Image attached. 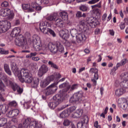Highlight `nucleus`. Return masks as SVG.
<instances>
[{
	"label": "nucleus",
	"mask_w": 128,
	"mask_h": 128,
	"mask_svg": "<svg viewBox=\"0 0 128 128\" xmlns=\"http://www.w3.org/2000/svg\"><path fill=\"white\" fill-rule=\"evenodd\" d=\"M38 36L36 34L33 35L32 42L33 44V46L36 52L42 50V44L38 43Z\"/></svg>",
	"instance_id": "1a4fd4ad"
},
{
	"label": "nucleus",
	"mask_w": 128,
	"mask_h": 128,
	"mask_svg": "<svg viewBox=\"0 0 128 128\" xmlns=\"http://www.w3.org/2000/svg\"><path fill=\"white\" fill-rule=\"evenodd\" d=\"M17 76L21 82H26L27 84H32V88H38V82H40V79L38 78H34L32 76V74L25 78H22V74L20 72H18L17 74Z\"/></svg>",
	"instance_id": "f03ea898"
},
{
	"label": "nucleus",
	"mask_w": 128,
	"mask_h": 128,
	"mask_svg": "<svg viewBox=\"0 0 128 128\" xmlns=\"http://www.w3.org/2000/svg\"><path fill=\"white\" fill-rule=\"evenodd\" d=\"M4 88H6V86H4V84L2 83V81L0 80V100H1V102H6V98H4L0 94V92H2V94H4Z\"/></svg>",
	"instance_id": "dca6fc26"
},
{
	"label": "nucleus",
	"mask_w": 128,
	"mask_h": 128,
	"mask_svg": "<svg viewBox=\"0 0 128 128\" xmlns=\"http://www.w3.org/2000/svg\"><path fill=\"white\" fill-rule=\"evenodd\" d=\"M86 22L90 26H91L92 28H94L98 24H100V22L98 21V19L95 18H94L92 16L88 17L86 18Z\"/></svg>",
	"instance_id": "9d476101"
},
{
	"label": "nucleus",
	"mask_w": 128,
	"mask_h": 128,
	"mask_svg": "<svg viewBox=\"0 0 128 128\" xmlns=\"http://www.w3.org/2000/svg\"><path fill=\"white\" fill-rule=\"evenodd\" d=\"M48 72V67L45 64H42L38 71V76L40 78H42L44 74H46V72Z\"/></svg>",
	"instance_id": "f8f14e48"
},
{
	"label": "nucleus",
	"mask_w": 128,
	"mask_h": 128,
	"mask_svg": "<svg viewBox=\"0 0 128 128\" xmlns=\"http://www.w3.org/2000/svg\"><path fill=\"white\" fill-rule=\"evenodd\" d=\"M39 26V28L40 32H42L44 34H48L49 33L50 36H53V38H56V34L54 31L49 28L52 26V24H50V22L48 21L41 22L40 23Z\"/></svg>",
	"instance_id": "7ed1b4c3"
},
{
	"label": "nucleus",
	"mask_w": 128,
	"mask_h": 128,
	"mask_svg": "<svg viewBox=\"0 0 128 128\" xmlns=\"http://www.w3.org/2000/svg\"><path fill=\"white\" fill-rule=\"evenodd\" d=\"M94 126L96 128H100V126L98 125V122L96 120L94 122Z\"/></svg>",
	"instance_id": "e2e57ef3"
},
{
	"label": "nucleus",
	"mask_w": 128,
	"mask_h": 128,
	"mask_svg": "<svg viewBox=\"0 0 128 128\" xmlns=\"http://www.w3.org/2000/svg\"><path fill=\"white\" fill-rule=\"evenodd\" d=\"M18 106V103H16V102L14 100L11 102H10L8 104V106H6L7 107V110L10 108H16Z\"/></svg>",
	"instance_id": "2f4dec72"
},
{
	"label": "nucleus",
	"mask_w": 128,
	"mask_h": 128,
	"mask_svg": "<svg viewBox=\"0 0 128 128\" xmlns=\"http://www.w3.org/2000/svg\"><path fill=\"white\" fill-rule=\"evenodd\" d=\"M4 69L7 74L12 76V71H10V65H8V64H4Z\"/></svg>",
	"instance_id": "a878e982"
},
{
	"label": "nucleus",
	"mask_w": 128,
	"mask_h": 128,
	"mask_svg": "<svg viewBox=\"0 0 128 128\" xmlns=\"http://www.w3.org/2000/svg\"><path fill=\"white\" fill-rule=\"evenodd\" d=\"M108 16V14L106 13L104 14L102 16V22H106V18Z\"/></svg>",
	"instance_id": "680f3d73"
},
{
	"label": "nucleus",
	"mask_w": 128,
	"mask_h": 128,
	"mask_svg": "<svg viewBox=\"0 0 128 128\" xmlns=\"http://www.w3.org/2000/svg\"><path fill=\"white\" fill-rule=\"evenodd\" d=\"M55 24L58 28H62L64 26V20L58 18L55 20Z\"/></svg>",
	"instance_id": "412c9836"
},
{
	"label": "nucleus",
	"mask_w": 128,
	"mask_h": 128,
	"mask_svg": "<svg viewBox=\"0 0 128 128\" xmlns=\"http://www.w3.org/2000/svg\"><path fill=\"white\" fill-rule=\"evenodd\" d=\"M8 50H6L4 48H0V54H8Z\"/></svg>",
	"instance_id": "49530a36"
},
{
	"label": "nucleus",
	"mask_w": 128,
	"mask_h": 128,
	"mask_svg": "<svg viewBox=\"0 0 128 128\" xmlns=\"http://www.w3.org/2000/svg\"><path fill=\"white\" fill-rule=\"evenodd\" d=\"M126 62H128L127 58H124L120 62L121 66H124V64H126Z\"/></svg>",
	"instance_id": "6e6d98bb"
},
{
	"label": "nucleus",
	"mask_w": 128,
	"mask_h": 128,
	"mask_svg": "<svg viewBox=\"0 0 128 128\" xmlns=\"http://www.w3.org/2000/svg\"><path fill=\"white\" fill-rule=\"evenodd\" d=\"M100 0H91L88 2V4H96V2H98Z\"/></svg>",
	"instance_id": "3c124183"
},
{
	"label": "nucleus",
	"mask_w": 128,
	"mask_h": 128,
	"mask_svg": "<svg viewBox=\"0 0 128 128\" xmlns=\"http://www.w3.org/2000/svg\"><path fill=\"white\" fill-rule=\"evenodd\" d=\"M48 64L50 67L52 68H54L55 70H58V66L56 64H54L52 61L50 60L48 62Z\"/></svg>",
	"instance_id": "f704fd0d"
},
{
	"label": "nucleus",
	"mask_w": 128,
	"mask_h": 128,
	"mask_svg": "<svg viewBox=\"0 0 128 128\" xmlns=\"http://www.w3.org/2000/svg\"><path fill=\"white\" fill-rule=\"evenodd\" d=\"M8 112V107L6 105L4 104H0V116H2V114H4Z\"/></svg>",
	"instance_id": "bb28decb"
},
{
	"label": "nucleus",
	"mask_w": 128,
	"mask_h": 128,
	"mask_svg": "<svg viewBox=\"0 0 128 128\" xmlns=\"http://www.w3.org/2000/svg\"><path fill=\"white\" fill-rule=\"evenodd\" d=\"M48 84H50V83L48 81V80L46 78L45 80H42L40 82V86L42 88H46V86H48Z\"/></svg>",
	"instance_id": "cd10ccee"
},
{
	"label": "nucleus",
	"mask_w": 128,
	"mask_h": 128,
	"mask_svg": "<svg viewBox=\"0 0 128 128\" xmlns=\"http://www.w3.org/2000/svg\"><path fill=\"white\" fill-rule=\"evenodd\" d=\"M68 86H70H70H68V84L65 82L59 86V88H66L63 90H66Z\"/></svg>",
	"instance_id": "a19ab883"
},
{
	"label": "nucleus",
	"mask_w": 128,
	"mask_h": 128,
	"mask_svg": "<svg viewBox=\"0 0 128 128\" xmlns=\"http://www.w3.org/2000/svg\"><path fill=\"white\" fill-rule=\"evenodd\" d=\"M37 124L38 122L34 120L32 121L28 126L29 128H36Z\"/></svg>",
	"instance_id": "ea45409f"
},
{
	"label": "nucleus",
	"mask_w": 128,
	"mask_h": 128,
	"mask_svg": "<svg viewBox=\"0 0 128 128\" xmlns=\"http://www.w3.org/2000/svg\"><path fill=\"white\" fill-rule=\"evenodd\" d=\"M88 123V116H85V118L84 121H81L78 122L77 124L78 128H86V126H84V124Z\"/></svg>",
	"instance_id": "6ab92c4d"
},
{
	"label": "nucleus",
	"mask_w": 128,
	"mask_h": 128,
	"mask_svg": "<svg viewBox=\"0 0 128 128\" xmlns=\"http://www.w3.org/2000/svg\"><path fill=\"white\" fill-rule=\"evenodd\" d=\"M11 70L12 72H15V74H16V76L18 74V72H20L21 74V76H22V74H23V78H28V76H32V74L30 72V70L27 69H22L21 71H20L16 64L14 65V64H12L11 65Z\"/></svg>",
	"instance_id": "39448f33"
},
{
	"label": "nucleus",
	"mask_w": 128,
	"mask_h": 128,
	"mask_svg": "<svg viewBox=\"0 0 128 128\" xmlns=\"http://www.w3.org/2000/svg\"><path fill=\"white\" fill-rule=\"evenodd\" d=\"M60 78H62V76L60 73H58L54 74V75L48 76L46 79L49 82V84H50V82H53V80H58Z\"/></svg>",
	"instance_id": "4468645a"
},
{
	"label": "nucleus",
	"mask_w": 128,
	"mask_h": 128,
	"mask_svg": "<svg viewBox=\"0 0 128 128\" xmlns=\"http://www.w3.org/2000/svg\"><path fill=\"white\" fill-rule=\"evenodd\" d=\"M48 45L46 44H42V48L41 50H42L44 51V50H48Z\"/></svg>",
	"instance_id": "bf43d9fd"
},
{
	"label": "nucleus",
	"mask_w": 128,
	"mask_h": 128,
	"mask_svg": "<svg viewBox=\"0 0 128 128\" xmlns=\"http://www.w3.org/2000/svg\"><path fill=\"white\" fill-rule=\"evenodd\" d=\"M76 16H77L78 18H82V12L80 11L78 12L76 14Z\"/></svg>",
	"instance_id": "338daca9"
},
{
	"label": "nucleus",
	"mask_w": 128,
	"mask_h": 128,
	"mask_svg": "<svg viewBox=\"0 0 128 128\" xmlns=\"http://www.w3.org/2000/svg\"><path fill=\"white\" fill-rule=\"evenodd\" d=\"M60 16L63 20H68V12L63 11L60 12Z\"/></svg>",
	"instance_id": "c756f323"
},
{
	"label": "nucleus",
	"mask_w": 128,
	"mask_h": 128,
	"mask_svg": "<svg viewBox=\"0 0 128 128\" xmlns=\"http://www.w3.org/2000/svg\"><path fill=\"white\" fill-rule=\"evenodd\" d=\"M126 92V90L121 88H120L116 90L115 94L116 96L120 98V96H122V94H124Z\"/></svg>",
	"instance_id": "4be33fe9"
},
{
	"label": "nucleus",
	"mask_w": 128,
	"mask_h": 128,
	"mask_svg": "<svg viewBox=\"0 0 128 128\" xmlns=\"http://www.w3.org/2000/svg\"><path fill=\"white\" fill-rule=\"evenodd\" d=\"M68 105H63L62 106H61L60 108H58V110H64L66 108H68Z\"/></svg>",
	"instance_id": "69168bd1"
},
{
	"label": "nucleus",
	"mask_w": 128,
	"mask_h": 128,
	"mask_svg": "<svg viewBox=\"0 0 128 128\" xmlns=\"http://www.w3.org/2000/svg\"><path fill=\"white\" fill-rule=\"evenodd\" d=\"M54 94L52 90L50 89V86H48L47 88L45 89V94L46 96H50Z\"/></svg>",
	"instance_id": "58836bf2"
},
{
	"label": "nucleus",
	"mask_w": 128,
	"mask_h": 128,
	"mask_svg": "<svg viewBox=\"0 0 128 128\" xmlns=\"http://www.w3.org/2000/svg\"><path fill=\"white\" fill-rule=\"evenodd\" d=\"M36 54H38L37 52H31L30 54L26 55V58H32V56H36Z\"/></svg>",
	"instance_id": "a18cd8bd"
},
{
	"label": "nucleus",
	"mask_w": 128,
	"mask_h": 128,
	"mask_svg": "<svg viewBox=\"0 0 128 128\" xmlns=\"http://www.w3.org/2000/svg\"><path fill=\"white\" fill-rule=\"evenodd\" d=\"M22 10H28L30 12V5L28 4H22Z\"/></svg>",
	"instance_id": "c03bdc74"
},
{
	"label": "nucleus",
	"mask_w": 128,
	"mask_h": 128,
	"mask_svg": "<svg viewBox=\"0 0 128 128\" xmlns=\"http://www.w3.org/2000/svg\"><path fill=\"white\" fill-rule=\"evenodd\" d=\"M84 93L82 91H79L73 94L70 100V102L72 104H80L82 102V95Z\"/></svg>",
	"instance_id": "0eeeda50"
},
{
	"label": "nucleus",
	"mask_w": 128,
	"mask_h": 128,
	"mask_svg": "<svg viewBox=\"0 0 128 128\" xmlns=\"http://www.w3.org/2000/svg\"><path fill=\"white\" fill-rule=\"evenodd\" d=\"M1 6L2 8H8V2L4 1V2H2Z\"/></svg>",
	"instance_id": "5fc2aeb1"
},
{
	"label": "nucleus",
	"mask_w": 128,
	"mask_h": 128,
	"mask_svg": "<svg viewBox=\"0 0 128 128\" xmlns=\"http://www.w3.org/2000/svg\"><path fill=\"white\" fill-rule=\"evenodd\" d=\"M12 27V24L8 20H2L0 22V32L2 34L8 32Z\"/></svg>",
	"instance_id": "6e6552de"
},
{
	"label": "nucleus",
	"mask_w": 128,
	"mask_h": 128,
	"mask_svg": "<svg viewBox=\"0 0 128 128\" xmlns=\"http://www.w3.org/2000/svg\"><path fill=\"white\" fill-rule=\"evenodd\" d=\"M120 28L122 30H124V28H126V23L122 22L120 24Z\"/></svg>",
	"instance_id": "4d7b16f0"
},
{
	"label": "nucleus",
	"mask_w": 128,
	"mask_h": 128,
	"mask_svg": "<svg viewBox=\"0 0 128 128\" xmlns=\"http://www.w3.org/2000/svg\"><path fill=\"white\" fill-rule=\"evenodd\" d=\"M90 72L94 74V76L96 80H98V70L96 68H91L90 70Z\"/></svg>",
	"instance_id": "5701e85b"
},
{
	"label": "nucleus",
	"mask_w": 128,
	"mask_h": 128,
	"mask_svg": "<svg viewBox=\"0 0 128 128\" xmlns=\"http://www.w3.org/2000/svg\"><path fill=\"white\" fill-rule=\"evenodd\" d=\"M76 106H70L68 109L64 110L60 114V116L64 118H66L68 116V112H74L76 110Z\"/></svg>",
	"instance_id": "ddd939ff"
},
{
	"label": "nucleus",
	"mask_w": 128,
	"mask_h": 128,
	"mask_svg": "<svg viewBox=\"0 0 128 128\" xmlns=\"http://www.w3.org/2000/svg\"><path fill=\"white\" fill-rule=\"evenodd\" d=\"M63 124L65 126H70V121L68 120H64Z\"/></svg>",
	"instance_id": "09e8293b"
},
{
	"label": "nucleus",
	"mask_w": 128,
	"mask_h": 128,
	"mask_svg": "<svg viewBox=\"0 0 128 128\" xmlns=\"http://www.w3.org/2000/svg\"><path fill=\"white\" fill-rule=\"evenodd\" d=\"M21 32L22 28H20L16 27L12 30L10 35L12 38L17 36L15 40L16 46H22L24 48H28V41H26V38L20 34Z\"/></svg>",
	"instance_id": "f257e3e1"
},
{
	"label": "nucleus",
	"mask_w": 128,
	"mask_h": 128,
	"mask_svg": "<svg viewBox=\"0 0 128 128\" xmlns=\"http://www.w3.org/2000/svg\"><path fill=\"white\" fill-rule=\"evenodd\" d=\"M48 48L52 54H56L58 51L61 54H64V48L62 42L58 41H57L55 44H49Z\"/></svg>",
	"instance_id": "20e7f679"
},
{
	"label": "nucleus",
	"mask_w": 128,
	"mask_h": 128,
	"mask_svg": "<svg viewBox=\"0 0 128 128\" xmlns=\"http://www.w3.org/2000/svg\"><path fill=\"white\" fill-rule=\"evenodd\" d=\"M58 82H55L49 86V88L52 90L53 94L58 90Z\"/></svg>",
	"instance_id": "393cba45"
},
{
	"label": "nucleus",
	"mask_w": 128,
	"mask_h": 128,
	"mask_svg": "<svg viewBox=\"0 0 128 128\" xmlns=\"http://www.w3.org/2000/svg\"><path fill=\"white\" fill-rule=\"evenodd\" d=\"M10 9H2L0 10V16H1L6 18V16H10Z\"/></svg>",
	"instance_id": "aec40b11"
},
{
	"label": "nucleus",
	"mask_w": 128,
	"mask_h": 128,
	"mask_svg": "<svg viewBox=\"0 0 128 128\" xmlns=\"http://www.w3.org/2000/svg\"><path fill=\"white\" fill-rule=\"evenodd\" d=\"M8 123V120L6 118H1L0 119V127L4 126Z\"/></svg>",
	"instance_id": "e433bc0d"
},
{
	"label": "nucleus",
	"mask_w": 128,
	"mask_h": 128,
	"mask_svg": "<svg viewBox=\"0 0 128 128\" xmlns=\"http://www.w3.org/2000/svg\"><path fill=\"white\" fill-rule=\"evenodd\" d=\"M126 77H128V74H126L124 73H122L121 74V78L124 80H126Z\"/></svg>",
	"instance_id": "052dcab7"
},
{
	"label": "nucleus",
	"mask_w": 128,
	"mask_h": 128,
	"mask_svg": "<svg viewBox=\"0 0 128 128\" xmlns=\"http://www.w3.org/2000/svg\"><path fill=\"white\" fill-rule=\"evenodd\" d=\"M20 114V110L18 109H14L8 112V116L9 118H16Z\"/></svg>",
	"instance_id": "a211bd4d"
},
{
	"label": "nucleus",
	"mask_w": 128,
	"mask_h": 128,
	"mask_svg": "<svg viewBox=\"0 0 128 128\" xmlns=\"http://www.w3.org/2000/svg\"><path fill=\"white\" fill-rule=\"evenodd\" d=\"M39 3H36V2H32L30 6H32V8H30L29 9L30 12H34V9L36 8L38 4Z\"/></svg>",
	"instance_id": "c9c22d12"
},
{
	"label": "nucleus",
	"mask_w": 128,
	"mask_h": 128,
	"mask_svg": "<svg viewBox=\"0 0 128 128\" xmlns=\"http://www.w3.org/2000/svg\"><path fill=\"white\" fill-rule=\"evenodd\" d=\"M70 34L72 38H74L76 36V34H78V30H76V29L73 28L70 30Z\"/></svg>",
	"instance_id": "79ce46f5"
},
{
	"label": "nucleus",
	"mask_w": 128,
	"mask_h": 128,
	"mask_svg": "<svg viewBox=\"0 0 128 128\" xmlns=\"http://www.w3.org/2000/svg\"><path fill=\"white\" fill-rule=\"evenodd\" d=\"M12 88L13 91L17 92L18 94H22L24 92V89L20 88L18 84H13L12 86Z\"/></svg>",
	"instance_id": "f3484780"
},
{
	"label": "nucleus",
	"mask_w": 128,
	"mask_h": 128,
	"mask_svg": "<svg viewBox=\"0 0 128 128\" xmlns=\"http://www.w3.org/2000/svg\"><path fill=\"white\" fill-rule=\"evenodd\" d=\"M64 46L68 48L72 46V44L70 42L66 40L64 42Z\"/></svg>",
	"instance_id": "13d9d810"
},
{
	"label": "nucleus",
	"mask_w": 128,
	"mask_h": 128,
	"mask_svg": "<svg viewBox=\"0 0 128 128\" xmlns=\"http://www.w3.org/2000/svg\"><path fill=\"white\" fill-rule=\"evenodd\" d=\"M40 3H38L37 6H36V8L34 9V10H42V6H38Z\"/></svg>",
	"instance_id": "774afa93"
},
{
	"label": "nucleus",
	"mask_w": 128,
	"mask_h": 128,
	"mask_svg": "<svg viewBox=\"0 0 128 128\" xmlns=\"http://www.w3.org/2000/svg\"><path fill=\"white\" fill-rule=\"evenodd\" d=\"M79 32H86V28H84V24L80 23V24L78 26Z\"/></svg>",
	"instance_id": "4c0bfd02"
},
{
	"label": "nucleus",
	"mask_w": 128,
	"mask_h": 128,
	"mask_svg": "<svg viewBox=\"0 0 128 128\" xmlns=\"http://www.w3.org/2000/svg\"><path fill=\"white\" fill-rule=\"evenodd\" d=\"M102 2H100L99 3H98V4H96L94 6H92V8H102Z\"/></svg>",
	"instance_id": "8fccbe9b"
},
{
	"label": "nucleus",
	"mask_w": 128,
	"mask_h": 128,
	"mask_svg": "<svg viewBox=\"0 0 128 128\" xmlns=\"http://www.w3.org/2000/svg\"><path fill=\"white\" fill-rule=\"evenodd\" d=\"M70 88L68 86L66 90H60L59 94H57L53 96L54 100L56 102H58V104H60V103L64 100V96H66V92L70 90Z\"/></svg>",
	"instance_id": "423d86ee"
},
{
	"label": "nucleus",
	"mask_w": 128,
	"mask_h": 128,
	"mask_svg": "<svg viewBox=\"0 0 128 128\" xmlns=\"http://www.w3.org/2000/svg\"><path fill=\"white\" fill-rule=\"evenodd\" d=\"M76 40L78 44H82L86 40V35L82 34V33H78L77 35H76Z\"/></svg>",
	"instance_id": "2eb2a0df"
},
{
	"label": "nucleus",
	"mask_w": 128,
	"mask_h": 128,
	"mask_svg": "<svg viewBox=\"0 0 128 128\" xmlns=\"http://www.w3.org/2000/svg\"><path fill=\"white\" fill-rule=\"evenodd\" d=\"M58 104V102H56L54 101V102H49L48 106L50 108L51 110H54V108H56Z\"/></svg>",
	"instance_id": "c85d7f7f"
},
{
	"label": "nucleus",
	"mask_w": 128,
	"mask_h": 128,
	"mask_svg": "<svg viewBox=\"0 0 128 128\" xmlns=\"http://www.w3.org/2000/svg\"><path fill=\"white\" fill-rule=\"evenodd\" d=\"M30 122H32L30 118H24L22 120V124L19 125L18 128H28ZM12 128H16V127L14 126Z\"/></svg>",
	"instance_id": "9b49d317"
},
{
	"label": "nucleus",
	"mask_w": 128,
	"mask_h": 128,
	"mask_svg": "<svg viewBox=\"0 0 128 128\" xmlns=\"http://www.w3.org/2000/svg\"><path fill=\"white\" fill-rule=\"evenodd\" d=\"M69 34H68V32H66V31L62 30V33L60 34V36L64 40H66L67 38H68Z\"/></svg>",
	"instance_id": "473e14b6"
},
{
	"label": "nucleus",
	"mask_w": 128,
	"mask_h": 128,
	"mask_svg": "<svg viewBox=\"0 0 128 128\" xmlns=\"http://www.w3.org/2000/svg\"><path fill=\"white\" fill-rule=\"evenodd\" d=\"M46 20H50V22H55L56 20V14H50L46 18Z\"/></svg>",
	"instance_id": "72a5a7b5"
},
{
	"label": "nucleus",
	"mask_w": 128,
	"mask_h": 128,
	"mask_svg": "<svg viewBox=\"0 0 128 128\" xmlns=\"http://www.w3.org/2000/svg\"><path fill=\"white\" fill-rule=\"evenodd\" d=\"M82 116V110L80 109L78 110L74 113L72 117L74 118H78Z\"/></svg>",
	"instance_id": "b1692460"
},
{
	"label": "nucleus",
	"mask_w": 128,
	"mask_h": 128,
	"mask_svg": "<svg viewBox=\"0 0 128 128\" xmlns=\"http://www.w3.org/2000/svg\"><path fill=\"white\" fill-rule=\"evenodd\" d=\"M40 0L39 4H48V0Z\"/></svg>",
	"instance_id": "864d4df0"
},
{
	"label": "nucleus",
	"mask_w": 128,
	"mask_h": 128,
	"mask_svg": "<svg viewBox=\"0 0 128 128\" xmlns=\"http://www.w3.org/2000/svg\"><path fill=\"white\" fill-rule=\"evenodd\" d=\"M80 10L82 12H88V7L86 5H81L80 6Z\"/></svg>",
	"instance_id": "37998d69"
},
{
	"label": "nucleus",
	"mask_w": 128,
	"mask_h": 128,
	"mask_svg": "<svg viewBox=\"0 0 128 128\" xmlns=\"http://www.w3.org/2000/svg\"><path fill=\"white\" fill-rule=\"evenodd\" d=\"M98 80V79H96L94 78V77L92 78L91 82H92L94 86H96V80Z\"/></svg>",
	"instance_id": "603ef678"
},
{
	"label": "nucleus",
	"mask_w": 128,
	"mask_h": 128,
	"mask_svg": "<svg viewBox=\"0 0 128 128\" xmlns=\"http://www.w3.org/2000/svg\"><path fill=\"white\" fill-rule=\"evenodd\" d=\"M78 88V84H74L70 87V90H76Z\"/></svg>",
	"instance_id": "de8ad7c7"
},
{
	"label": "nucleus",
	"mask_w": 128,
	"mask_h": 128,
	"mask_svg": "<svg viewBox=\"0 0 128 128\" xmlns=\"http://www.w3.org/2000/svg\"><path fill=\"white\" fill-rule=\"evenodd\" d=\"M2 80H4L5 84L8 86V79L6 78V76L4 75L2 78Z\"/></svg>",
	"instance_id": "0e129e2a"
},
{
	"label": "nucleus",
	"mask_w": 128,
	"mask_h": 128,
	"mask_svg": "<svg viewBox=\"0 0 128 128\" xmlns=\"http://www.w3.org/2000/svg\"><path fill=\"white\" fill-rule=\"evenodd\" d=\"M120 86L124 89L126 90V88H128V80H124L120 82Z\"/></svg>",
	"instance_id": "7c9ffc66"
}]
</instances>
